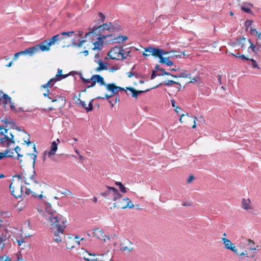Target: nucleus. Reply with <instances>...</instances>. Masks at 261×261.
<instances>
[{"label":"nucleus","mask_w":261,"mask_h":261,"mask_svg":"<svg viewBox=\"0 0 261 261\" xmlns=\"http://www.w3.org/2000/svg\"><path fill=\"white\" fill-rule=\"evenodd\" d=\"M43 215L50 224V229L54 233V240L56 242H61V236L63 235V231L65 228V221L62 220V216H59L56 211L52 210L50 204H45V211Z\"/></svg>","instance_id":"1"},{"label":"nucleus","mask_w":261,"mask_h":261,"mask_svg":"<svg viewBox=\"0 0 261 261\" xmlns=\"http://www.w3.org/2000/svg\"><path fill=\"white\" fill-rule=\"evenodd\" d=\"M91 80H95L96 82L98 83L100 85H105L106 86L107 90L112 92L110 95L106 94L105 97H98V98L103 99L106 98L108 99L113 96L117 94L120 91L124 90V88L116 86L114 84L106 85L104 82L103 78L99 74L93 75L91 76Z\"/></svg>","instance_id":"2"},{"label":"nucleus","mask_w":261,"mask_h":261,"mask_svg":"<svg viewBox=\"0 0 261 261\" xmlns=\"http://www.w3.org/2000/svg\"><path fill=\"white\" fill-rule=\"evenodd\" d=\"M113 25L112 23H104L102 25H100L96 29L94 30L92 32H90L86 33L85 35V38H87L89 36H92L93 37L97 36V35L96 34V31L98 30V31L99 32V34H111V36L112 35L111 33L112 31L113 30Z\"/></svg>","instance_id":"3"},{"label":"nucleus","mask_w":261,"mask_h":261,"mask_svg":"<svg viewBox=\"0 0 261 261\" xmlns=\"http://www.w3.org/2000/svg\"><path fill=\"white\" fill-rule=\"evenodd\" d=\"M129 51H127L126 54L124 53V50L120 46L114 47L109 53L108 56L113 60H123L126 59Z\"/></svg>","instance_id":"4"},{"label":"nucleus","mask_w":261,"mask_h":261,"mask_svg":"<svg viewBox=\"0 0 261 261\" xmlns=\"http://www.w3.org/2000/svg\"><path fill=\"white\" fill-rule=\"evenodd\" d=\"M107 190L104 192L101 193L100 195L108 199H112L116 201L122 198V195L118 191L111 187L107 186Z\"/></svg>","instance_id":"5"},{"label":"nucleus","mask_w":261,"mask_h":261,"mask_svg":"<svg viewBox=\"0 0 261 261\" xmlns=\"http://www.w3.org/2000/svg\"><path fill=\"white\" fill-rule=\"evenodd\" d=\"M8 133V129H3V130L0 132V141L3 145L10 146L12 143H14L13 139L14 136L12 133H10L11 137L7 136L6 133Z\"/></svg>","instance_id":"6"},{"label":"nucleus","mask_w":261,"mask_h":261,"mask_svg":"<svg viewBox=\"0 0 261 261\" xmlns=\"http://www.w3.org/2000/svg\"><path fill=\"white\" fill-rule=\"evenodd\" d=\"M111 36V34H99L97 39L98 40V41H95L93 43L94 47L93 49H101L103 46V40L105 39H106L108 37Z\"/></svg>","instance_id":"7"},{"label":"nucleus","mask_w":261,"mask_h":261,"mask_svg":"<svg viewBox=\"0 0 261 261\" xmlns=\"http://www.w3.org/2000/svg\"><path fill=\"white\" fill-rule=\"evenodd\" d=\"M221 239L226 249L230 250L233 252H237V248L235 245L230 241V240L225 238H222Z\"/></svg>","instance_id":"8"},{"label":"nucleus","mask_w":261,"mask_h":261,"mask_svg":"<svg viewBox=\"0 0 261 261\" xmlns=\"http://www.w3.org/2000/svg\"><path fill=\"white\" fill-rule=\"evenodd\" d=\"M123 201H125V203H126V205H122V202H119L117 205L116 203H114V207L117 206L118 208L121 209H124L126 208H131L134 207V205L128 198H123Z\"/></svg>","instance_id":"9"},{"label":"nucleus","mask_w":261,"mask_h":261,"mask_svg":"<svg viewBox=\"0 0 261 261\" xmlns=\"http://www.w3.org/2000/svg\"><path fill=\"white\" fill-rule=\"evenodd\" d=\"M38 51V47L37 46H34L33 47L25 49L23 51H19V52H18V54L20 56V55H27V54H29L30 56H32L33 54H35Z\"/></svg>","instance_id":"10"},{"label":"nucleus","mask_w":261,"mask_h":261,"mask_svg":"<svg viewBox=\"0 0 261 261\" xmlns=\"http://www.w3.org/2000/svg\"><path fill=\"white\" fill-rule=\"evenodd\" d=\"M144 49L146 52H148L150 53V54L148 55V54H147L144 53L143 54V55L144 57L148 56L151 55L155 57H156L157 54L159 53L158 52V48H154V47L149 46V47L145 48Z\"/></svg>","instance_id":"11"},{"label":"nucleus","mask_w":261,"mask_h":261,"mask_svg":"<svg viewBox=\"0 0 261 261\" xmlns=\"http://www.w3.org/2000/svg\"><path fill=\"white\" fill-rule=\"evenodd\" d=\"M92 101L93 100H92L89 103L88 107L87 106L86 102L81 100L80 99H79L77 100V103L79 106H81L82 107H83L87 112H89L93 110V105L92 103Z\"/></svg>","instance_id":"12"},{"label":"nucleus","mask_w":261,"mask_h":261,"mask_svg":"<svg viewBox=\"0 0 261 261\" xmlns=\"http://www.w3.org/2000/svg\"><path fill=\"white\" fill-rule=\"evenodd\" d=\"M133 249L132 243L130 241L127 240L126 243L121 245V250L123 251L129 252Z\"/></svg>","instance_id":"13"},{"label":"nucleus","mask_w":261,"mask_h":261,"mask_svg":"<svg viewBox=\"0 0 261 261\" xmlns=\"http://www.w3.org/2000/svg\"><path fill=\"white\" fill-rule=\"evenodd\" d=\"M53 45L52 44H50L49 41L44 40L43 41L40 45H37V46L38 47V50L41 49L42 51H48L49 50V47Z\"/></svg>","instance_id":"14"},{"label":"nucleus","mask_w":261,"mask_h":261,"mask_svg":"<svg viewBox=\"0 0 261 261\" xmlns=\"http://www.w3.org/2000/svg\"><path fill=\"white\" fill-rule=\"evenodd\" d=\"M64 39L63 35L62 33L57 34L53 36L51 38L49 39V43L50 44L54 45L56 43H58L59 41H62Z\"/></svg>","instance_id":"15"},{"label":"nucleus","mask_w":261,"mask_h":261,"mask_svg":"<svg viewBox=\"0 0 261 261\" xmlns=\"http://www.w3.org/2000/svg\"><path fill=\"white\" fill-rule=\"evenodd\" d=\"M93 233L94 236H95L96 238L106 241V235L102 230L99 229H95L94 230Z\"/></svg>","instance_id":"16"},{"label":"nucleus","mask_w":261,"mask_h":261,"mask_svg":"<svg viewBox=\"0 0 261 261\" xmlns=\"http://www.w3.org/2000/svg\"><path fill=\"white\" fill-rule=\"evenodd\" d=\"M242 207L246 210L252 209L251 202L249 199H243L242 201Z\"/></svg>","instance_id":"17"},{"label":"nucleus","mask_w":261,"mask_h":261,"mask_svg":"<svg viewBox=\"0 0 261 261\" xmlns=\"http://www.w3.org/2000/svg\"><path fill=\"white\" fill-rule=\"evenodd\" d=\"M58 149V145L55 141H53L50 146V150L48 152V157H51L52 155L55 154L56 152Z\"/></svg>","instance_id":"18"},{"label":"nucleus","mask_w":261,"mask_h":261,"mask_svg":"<svg viewBox=\"0 0 261 261\" xmlns=\"http://www.w3.org/2000/svg\"><path fill=\"white\" fill-rule=\"evenodd\" d=\"M159 58L160 59L159 62L162 64H165L168 66L173 65V62L169 59V57H162Z\"/></svg>","instance_id":"19"},{"label":"nucleus","mask_w":261,"mask_h":261,"mask_svg":"<svg viewBox=\"0 0 261 261\" xmlns=\"http://www.w3.org/2000/svg\"><path fill=\"white\" fill-rule=\"evenodd\" d=\"M99 66L95 69V71L99 72L101 70H107L108 67L106 63L102 62L101 61H98Z\"/></svg>","instance_id":"20"},{"label":"nucleus","mask_w":261,"mask_h":261,"mask_svg":"<svg viewBox=\"0 0 261 261\" xmlns=\"http://www.w3.org/2000/svg\"><path fill=\"white\" fill-rule=\"evenodd\" d=\"M57 79H56V77L55 76V77H54V78L50 79L49 81H48V82L47 83H46L45 84L42 85L41 87L44 88H47L50 86H53L56 82H57V81H60V80H58Z\"/></svg>","instance_id":"21"},{"label":"nucleus","mask_w":261,"mask_h":261,"mask_svg":"<svg viewBox=\"0 0 261 261\" xmlns=\"http://www.w3.org/2000/svg\"><path fill=\"white\" fill-rule=\"evenodd\" d=\"M57 79H56V77L55 76V77H54V78L50 79L49 81H48V82L47 83H46L45 84L42 85L41 87L44 88H47L50 86H53L56 82H57V81H60V80H58Z\"/></svg>","instance_id":"22"},{"label":"nucleus","mask_w":261,"mask_h":261,"mask_svg":"<svg viewBox=\"0 0 261 261\" xmlns=\"http://www.w3.org/2000/svg\"><path fill=\"white\" fill-rule=\"evenodd\" d=\"M244 243L247 244L248 246V249L250 250H255L256 249L254 242L250 239L245 240V242Z\"/></svg>","instance_id":"23"},{"label":"nucleus","mask_w":261,"mask_h":261,"mask_svg":"<svg viewBox=\"0 0 261 261\" xmlns=\"http://www.w3.org/2000/svg\"><path fill=\"white\" fill-rule=\"evenodd\" d=\"M127 90L131 92L132 96L136 98H137L138 95L143 92V91H136L134 88L132 87L127 88Z\"/></svg>","instance_id":"24"},{"label":"nucleus","mask_w":261,"mask_h":261,"mask_svg":"<svg viewBox=\"0 0 261 261\" xmlns=\"http://www.w3.org/2000/svg\"><path fill=\"white\" fill-rule=\"evenodd\" d=\"M62 70L59 68L56 75V79H58L57 80L61 81L62 79H65L68 76V74H62Z\"/></svg>","instance_id":"25"},{"label":"nucleus","mask_w":261,"mask_h":261,"mask_svg":"<svg viewBox=\"0 0 261 261\" xmlns=\"http://www.w3.org/2000/svg\"><path fill=\"white\" fill-rule=\"evenodd\" d=\"M128 39L127 37L122 35H119L116 37L114 40L115 42L118 43H122Z\"/></svg>","instance_id":"26"},{"label":"nucleus","mask_w":261,"mask_h":261,"mask_svg":"<svg viewBox=\"0 0 261 261\" xmlns=\"http://www.w3.org/2000/svg\"><path fill=\"white\" fill-rule=\"evenodd\" d=\"M248 42L250 44V46L249 47V49L251 48L253 53H257L260 49L259 46H256V45H254L250 39L248 40Z\"/></svg>","instance_id":"27"},{"label":"nucleus","mask_w":261,"mask_h":261,"mask_svg":"<svg viewBox=\"0 0 261 261\" xmlns=\"http://www.w3.org/2000/svg\"><path fill=\"white\" fill-rule=\"evenodd\" d=\"M252 6L250 4L248 5H244L241 6V10L243 11L244 12L247 13H250L251 12V10L250 9V7H252Z\"/></svg>","instance_id":"28"},{"label":"nucleus","mask_w":261,"mask_h":261,"mask_svg":"<svg viewBox=\"0 0 261 261\" xmlns=\"http://www.w3.org/2000/svg\"><path fill=\"white\" fill-rule=\"evenodd\" d=\"M2 98H3V102L5 105L8 104V102H10V101L11 100V98L8 95H7L6 94H4Z\"/></svg>","instance_id":"29"},{"label":"nucleus","mask_w":261,"mask_h":261,"mask_svg":"<svg viewBox=\"0 0 261 261\" xmlns=\"http://www.w3.org/2000/svg\"><path fill=\"white\" fill-rule=\"evenodd\" d=\"M158 52L159 53L157 54V57H158V58L164 57L163 56L164 55H166L168 54V53H169V51H165V50L161 49L160 48H158Z\"/></svg>","instance_id":"30"},{"label":"nucleus","mask_w":261,"mask_h":261,"mask_svg":"<svg viewBox=\"0 0 261 261\" xmlns=\"http://www.w3.org/2000/svg\"><path fill=\"white\" fill-rule=\"evenodd\" d=\"M190 75H191V74H187V73H186L185 71L181 72L178 75H171L172 76H173L174 77H175V78H177V77H184V78L188 77Z\"/></svg>","instance_id":"31"},{"label":"nucleus","mask_w":261,"mask_h":261,"mask_svg":"<svg viewBox=\"0 0 261 261\" xmlns=\"http://www.w3.org/2000/svg\"><path fill=\"white\" fill-rule=\"evenodd\" d=\"M10 151L8 150H5L4 152H0V160L6 156L11 157L12 155L11 154H9Z\"/></svg>","instance_id":"32"},{"label":"nucleus","mask_w":261,"mask_h":261,"mask_svg":"<svg viewBox=\"0 0 261 261\" xmlns=\"http://www.w3.org/2000/svg\"><path fill=\"white\" fill-rule=\"evenodd\" d=\"M103 256V254L98 255V257L93 258H87L85 257L84 259L87 261H99V260H102L101 257Z\"/></svg>","instance_id":"33"},{"label":"nucleus","mask_w":261,"mask_h":261,"mask_svg":"<svg viewBox=\"0 0 261 261\" xmlns=\"http://www.w3.org/2000/svg\"><path fill=\"white\" fill-rule=\"evenodd\" d=\"M63 37L65 38L66 37H71L74 33L73 31H69V32H63L61 33Z\"/></svg>","instance_id":"34"},{"label":"nucleus","mask_w":261,"mask_h":261,"mask_svg":"<svg viewBox=\"0 0 261 261\" xmlns=\"http://www.w3.org/2000/svg\"><path fill=\"white\" fill-rule=\"evenodd\" d=\"M174 84H179L178 83L175 82L173 80H168L167 81H165L164 83V85L166 86H170Z\"/></svg>","instance_id":"35"},{"label":"nucleus","mask_w":261,"mask_h":261,"mask_svg":"<svg viewBox=\"0 0 261 261\" xmlns=\"http://www.w3.org/2000/svg\"><path fill=\"white\" fill-rule=\"evenodd\" d=\"M50 95H51V93H50L49 92V90H48V89L47 90V91H46V93H43V95H44V96H45V97H47L49 99H51L52 102H55V101H57V99H53V98L50 97Z\"/></svg>","instance_id":"36"},{"label":"nucleus","mask_w":261,"mask_h":261,"mask_svg":"<svg viewBox=\"0 0 261 261\" xmlns=\"http://www.w3.org/2000/svg\"><path fill=\"white\" fill-rule=\"evenodd\" d=\"M86 42V40H82L80 41H79V42H73L72 43V45L73 46H77V47H80L82 46L83 44L84 43H85Z\"/></svg>","instance_id":"37"},{"label":"nucleus","mask_w":261,"mask_h":261,"mask_svg":"<svg viewBox=\"0 0 261 261\" xmlns=\"http://www.w3.org/2000/svg\"><path fill=\"white\" fill-rule=\"evenodd\" d=\"M160 70L162 72V73L158 74V76H164L165 75H172L170 72H167L164 69H160Z\"/></svg>","instance_id":"38"},{"label":"nucleus","mask_w":261,"mask_h":261,"mask_svg":"<svg viewBox=\"0 0 261 261\" xmlns=\"http://www.w3.org/2000/svg\"><path fill=\"white\" fill-rule=\"evenodd\" d=\"M251 62V66L253 68H258V65L257 62L253 59H249Z\"/></svg>","instance_id":"39"},{"label":"nucleus","mask_w":261,"mask_h":261,"mask_svg":"<svg viewBox=\"0 0 261 261\" xmlns=\"http://www.w3.org/2000/svg\"><path fill=\"white\" fill-rule=\"evenodd\" d=\"M235 253L239 256L245 255L246 256H248V252L246 250H245L244 251H243L242 252H239L238 251V249H237V252H235Z\"/></svg>","instance_id":"40"},{"label":"nucleus","mask_w":261,"mask_h":261,"mask_svg":"<svg viewBox=\"0 0 261 261\" xmlns=\"http://www.w3.org/2000/svg\"><path fill=\"white\" fill-rule=\"evenodd\" d=\"M14 189H15V188L14 186H13V184H11L9 186L10 191L12 195L17 197V196L14 194Z\"/></svg>","instance_id":"41"},{"label":"nucleus","mask_w":261,"mask_h":261,"mask_svg":"<svg viewBox=\"0 0 261 261\" xmlns=\"http://www.w3.org/2000/svg\"><path fill=\"white\" fill-rule=\"evenodd\" d=\"M91 81V77L90 79H86L84 77H82V81L85 84L90 83Z\"/></svg>","instance_id":"42"},{"label":"nucleus","mask_w":261,"mask_h":261,"mask_svg":"<svg viewBox=\"0 0 261 261\" xmlns=\"http://www.w3.org/2000/svg\"><path fill=\"white\" fill-rule=\"evenodd\" d=\"M61 193L62 194L66 195V196L71 194V192L69 190H66V189H65L63 191H61Z\"/></svg>","instance_id":"43"},{"label":"nucleus","mask_w":261,"mask_h":261,"mask_svg":"<svg viewBox=\"0 0 261 261\" xmlns=\"http://www.w3.org/2000/svg\"><path fill=\"white\" fill-rule=\"evenodd\" d=\"M119 189L122 193L127 192L126 188L124 187V186L123 184L121 185L120 186H119Z\"/></svg>","instance_id":"44"},{"label":"nucleus","mask_w":261,"mask_h":261,"mask_svg":"<svg viewBox=\"0 0 261 261\" xmlns=\"http://www.w3.org/2000/svg\"><path fill=\"white\" fill-rule=\"evenodd\" d=\"M0 261H9V257L7 255H1Z\"/></svg>","instance_id":"45"},{"label":"nucleus","mask_w":261,"mask_h":261,"mask_svg":"<svg viewBox=\"0 0 261 261\" xmlns=\"http://www.w3.org/2000/svg\"><path fill=\"white\" fill-rule=\"evenodd\" d=\"M25 239L23 238H21L20 239H17V242L18 243V246H21V245L24 242Z\"/></svg>","instance_id":"46"},{"label":"nucleus","mask_w":261,"mask_h":261,"mask_svg":"<svg viewBox=\"0 0 261 261\" xmlns=\"http://www.w3.org/2000/svg\"><path fill=\"white\" fill-rule=\"evenodd\" d=\"M99 17L101 22H103L105 20V16L101 12L99 13Z\"/></svg>","instance_id":"47"},{"label":"nucleus","mask_w":261,"mask_h":261,"mask_svg":"<svg viewBox=\"0 0 261 261\" xmlns=\"http://www.w3.org/2000/svg\"><path fill=\"white\" fill-rule=\"evenodd\" d=\"M246 41V38L244 37L238 39V43L240 44H243L244 42Z\"/></svg>","instance_id":"48"},{"label":"nucleus","mask_w":261,"mask_h":261,"mask_svg":"<svg viewBox=\"0 0 261 261\" xmlns=\"http://www.w3.org/2000/svg\"><path fill=\"white\" fill-rule=\"evenodd\" d=\"M196 120L201 123H203L205 122V120L202 116H200L199 118L197 117V119H196Z\"/></svg>","instance_id":"49"},{"label":"nucleus","mask_w":261,"mask_h":261,"mask_svg":"<svg viewBox=\"0 0 261 261\" xmlns=\"http://www.w3.org/2000/svg\"><path fill=\"white\" fill-rule=\"evenodd\" d=\"M90 83L91 85L87 86L88 88L94 87L96 84V81L95 80H92Z\"/></svg>","instance_id":"50"},{"label":"nucleus","mask_w":261,"mask_h":261,"mask_svg":"<svg viewBox=\"0 0 261 261\" xmlns=\"http://www.w3.org/2000/svg\"><path fill=\"white\" fill-rule=\"evenodd\" d=\"M245 26L248 28L252 24V21L247 20L245 21Z\"/></svg>","instance_id":"51"},{"label":"nucleus","mask_w":261,"mask_h":261,"mask_svg":"<svg viewBox=\"0 0 261 261\" xmlns=\"http://www.w3.org/2000/svg\"><path fill=\"white\" fill-rule=\"evenodd\" d=\"M250 32L252 34H253V35H256V34H258V32L256 31V29H251L250 30Z\"/></svg>","instance_id":"52"},{"label":"nucleus","mask_w":261,"mask_h":261,"mask_svg":"<svg viewBox=\"0 0 261 261\" xmlns=\"http://www.w3.org/2000/svg\"><path fill=\"white\" fill-rule=\"evenodd\" d=\"M195 177L194 176H190L189 178L187 180V182L188 183H190L194 179Z\"/></svg>","instance_id":"53"},{"label":"nucleus","mask_w":261,"mask_h":261,"mask_svg":"<svg viewBox=\"0 0 261 261\" xmlns=\"http://www.w3.org/2000/svg\"><path fill=\"white\" fill-rule=\"evenodd\" d=\"M181 109L178 107L177 106L175 109V111L176 112L177 114H179L180 112H181Z\"/></svg>","instance_id":"54"},{"label":"nucleus","mask_w":261,"mask_h":261,"mask_svg":"<svg viewBox=\"0 0 261 261\" xmlns=\"http://www.w3.org/2000/svg\"><path fill=\"white\" fill-rule=\"evenodd\" d=\"M25 193L27 195H30V194H31L32 193H33V191L30 189L26 188Z\"/></svg>","instance_id":"55"},{"label":"nucleus","mask_w":261,"mask_h":261,"mask_svg":"<svg viewBox=\"0 0 261 261\" xmlns=\"http://www.w3.org/2000/svg\"><path fill=\"white\" fill-rule=\"evenodd\" d=\"M8 103H10V107L12 110H15L14 103L12 102L11 100L10 101V102H9Z\"/></svg>","instance_id":"56"},{"label":"nucleus","mask_w":261,"mask_h":261,"mask_svg":"<svg viewBox=\"0 0 261 261\" xmlns=\"http://www.w3.org/2000/svg\"><path fill=\"white\" fill-rule=\"evenodd\" d=\"M157 75H158V74H156L155 71H153V72L151 74V79H154Z\"/></svg>","instance_id":"57"},{"label":"nucleus","mask_w":261,"mask_h":261,"mask_svg":"<svg viewBox=\"0 0 261 261\" xmlns=\"http://www.w3.org/2000/svg\"><path fill=\"white\" fill-rule=\"evenodd\" d=\"M240 58L242 60H249V59H248V58H246V57L244 55H240Z\"/></svg>","instance_id":"58"},{"label":"nucleus","mask_w":261,"mask_h":261,"mask_svg":"<svg viewBox=\"0 0 261 261\" xmlns=\"http://www.w3.org/2000/svg\"><path fill=\"white\" fill-rule=\"evenodd\" d=\"M171 101L172 106L175 108L177 107L175 105V104H176L175 101L173 99L171 100Z\"/></svg>","instance_id":"59"},{"label":"nucleus","mask_w":261,"mask_h":261,"mask_svg":"<svg viewBox=\"0 0 261 261\" xmlns=\"http://www.w3.org/2000/svg\"><path fill=\"white\" fill-rule=\"evenodd\" d=\"M135 74V72H129L127 73V75H128V76L129 77H132V76H133Z\"/></svg>","instance_id":"60"},{"label":"nucleus","mask_w":261,"mask_h":261,"mask_svg":"<svg viewBox=\"0 0 261 261\" xmlns=\"http://www.w3.org/2000/svg\"><path fill=\"white\" fill-rule=\"evenodd\" d=\"M79 238L78 237H77V236H76V237L74 238L75 242L76 243H77V244L78 245H80V241L79 240Z\"/></svg>","instance_id":"61"},{"label":"nucleus","mask_w":261,"mask_h":261,"mask_svg":"<svg viewBox=\"0 0 261 261\" xmlns=\"http://www.w3.org/2000/svg\"><path fill=\"white\" fill-rule=\"evenodd\" d=\"M20 55H19L18 54V52L16 53L15 55H14V60H16L18 59V58L19 57Z\"/></svg>","instance_id":"62"},{"label":"nucleus","mask_w":261,"mask_h":261,"mask_svg":"<svg viewBox=\"0 0 261 261\" xmlns=\"http://www.w3.org/2000/svg\"><path fill=\"white\" fill-rule=\"evenodd\" d=\"M255 35L257 36V40L259 41V40H261V33H258L257 34H256Z\"/></svg>","instance_id":"63"},{"label":"nucleus","mask_w":261,"mask_h":261,"mask_svg":"<svg viewBox=\"0 0 261 261\" xmlns=\"http://www.w3.org/2000/svg\"><path fill=\"white\" fill-rule=\"evenodd\" d=\"M256 45L259 46V48H261V40H256Z\"/></svg>","instance_id":"64"}]
</instances>
